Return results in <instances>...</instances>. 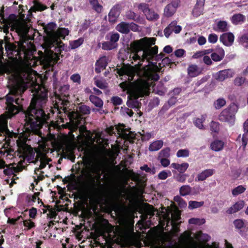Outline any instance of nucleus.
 <instances>
[{
    "label": "nucleus",
    "mask_w": 248,
    "mask_h": 248,
    "mask_svg": "<svg viewBox=\"0 0 248 248\" xmlns=\"http://www.w3.org/2000/svg\"><path fill=\"white\" fill-rule=\"evenodd\" d=\"M16 31L23 35L17 46L7 43L5 49L9 59L12 61V67L17 74L25 73L28 67L33 66L35 63L33 56L34 45L29 42L26 36L29 31V27L27 23H20L16 26Z\"/></svg>",
    "instance_id": "f257e3e1"
},
{
    "label": "nucleus",
    "mask_w": 248,
    "mask_h": 248,
    "mask_svg": "<svg viewBox=\"0 0 248 248\" xmlns=\"http://www.w3.org/2000/svg\"><path fill=\"white\" fill-rule=\"evenodd\" d=\"M33 97L29 107L25 112L26 123L29 126L30 131L37 133L44 124H47L48 130L50 133L51 127L55 128L57 124L52 122L48 124L47 120L49 114H46L44 108L48 100V91L43 85L36 84L31 89Z\"/></svg>",
    "instance_id": "f03ea898"
},
{
    "label": "nucleus",
    "mask_w": 248,
    "mask_h": 248,
    "mask_svg": "<svg viewBox=\"0 0 248 248\" xmlns=\"http://www.w3.org/2000/svg\"><path fill=\"white\" fill-rule=\"evenodd\" d=\"M26 90L25 86L16 85L10 89L9 93L6 95V109L8 118H3L2 115L0 116V129H1L0 130V136L2 135L6 127L7 120L19 112L21 107L20 106L21 100L19 96L21 95Z\"/></svg>",
    "instance_id": "7ed1b4c3"
},
{
    "label": "nucleus",
    "mask_w": 248,
    "mask_h": 248,
    "mask_svg": "<svg viewBox=\"0 0 248 248\" xmlns=\"http://www.w3.org/2000/svg\"><path fill=\"white\" fill-rule=\"evenodd\" d=\"M150 84L145 80L139 79L134 82L133 87V96L134 98L127 101V105L129 108H139L141 106L138 99L140 97L148 95L150 93Z\"/></svg>",
    "instance_id": "20e7f679"
},
{
    "label": "nucleus",
    "mask_w": 248,
    "mask_h": 248,
    "mask_svg": "<svg viewBox=\"0 0 248 248\" xmlns=\"http://www.w3.org/2000/svg\"><path fill=\"white\" fill-rule=\"evenodd\" d=\"M30 133L29 131H26L17 140L20 157L23 158V161L26 159L29 162L34 159L35 155L32 148L26 143Z\"/></svg>",
    "instance_id": "39448f33"
},
{
    "label": "nucleus",
    "mask_w": 248,
    "mask_h": 248,
    "mask_svg": "<svg viewBox=\"0 0 248 248\" xmlns=\"http://www.w3.org/2000/svg\"><path fill=\"white\" fill-rule=\"evenodd\" d=\"M155 40L154 38H147L144 37L139 40L134 41L131 44L130 49L133 53L132 59L137 61L140 58L139 52H141L143 49L155 44Z\"/></svg>",
    "instance_id": "423d86ee"
},
{
    "label": "nucleus",
    "mask_w": 248,
    "mask_h": 248,
    "mask_svg": "<svg viewBox=\"0 0 248 248\" xmlns=\"http://www.w3.org/2000/svg\"><path fill=\"white\" fill-rule=\"evenodd\" d=\"M238 109V106L235 103H232L220 113L218 119L220 122L233 124L235 122V114Z\"/></svg>",
    "instance_id": "0eeeda50"
},
{
    "label": "nucleus",
    "mask_w": 248,
    "mask_h": 248,
    "mask_svg": "<svg viewBox=\"0 0 248 248\" xmlns=\"http://www.w3.org/2000/svg\"><path fill=\"white\" fill-rule=\"evenodd\" d=\"M69 86L68 85H64L61 87L60 89L61 94L56 95V103L55 105L58 109H62L65 113H66L67 105L69 104L68 100V97L69 96L68 90Z\"/></svg>",
    "instance_id": "6e6552de"
},
{
    "label": "nucleus",
    "mask_w": 248,
    "mask_h": 248,
    "mask_svg": "<svg viewBox=\"0 0 248 248\" xmlns=\"http://www.w3.org/2000/svg\"><path fill=\"white\" fill-rule=\"evenodd\" d=\"M91 112V108L90 107L81 104L78 107V111H72L67 112L68 117L70 121L73 123L78 124L81 119L79 113L81 115H88Z\"/></svg>",
    "instance_id": "1a4fd4ad"
},
{
    "label": "nucleus",
    "mask_w": 248,
    "mask_h": 248,
    "mask_svg": "<svg viewBox=\"0 0 248 248\" xmlns=\"http://www.w3.org/2000/svg\"><path fill=\"white\" fill-rule=\"evenodd\" d=\"M138 9L144 13L148 20H156L159 18V15L149 8L148 4L141 3L138 5Z\"/></svg>",
    "instance_id": "9d476101"
},
{
    "label": "nucleus",
    "mask_w": 248,
    "mask_h": 248,
    "mask_svg": "<svg viewBox=\"0 0 248 248\" xmlns=\"http://www.w3.org/2000/svg\"><path fill=\"white\" fill-rule=\"evenodd\" d=\"M158 48V46H155L154 47L149 46L143 49L141 52H139L140 58L138 60H141L142 61H143L145 59L154 57L155 55L157 54Z\"/></svg>",
    "instance_id": "9b49d317"
},
{
    "label": "nucleus",
    "mask_w": 248,
    "mask_h": 248,
    "mask_svg": "<svg viewBox=\"0 0 248 248\" xmlns=\"http://www.w3.org/2000/svg\"><path fill=\"white\" fill-rule=\"evenodd\" d=\"M158 68L157 65H153L147 68L144 72V76L148 80L156 81L159 78V76L157 74Z\"/></svg>",
    "instance_id": "f8f14e48"
},
{
    "label": "nucleus",
    "mask_w": 248,
    "mask_h": 248,
    "mask_svg": "<svg viewBox=\"0 0 248 248\" xmlns=\"http://www.w3.org/2000/svg\"><path fill=\"white\" fill-rule=\"evenodd\" d=\"M177 22L175 20L172 21L169 25L165 28L164 33L166 38H169L172 32L175 33H179L182 31V27L177 25Z\"/></svg>",
    "instance_id": "ddd939ff"
},
{
    "label": "nucleus",
    "mask_w": 248,
    "mask_h": 248,
    "mask_svg": "<svg viewBox=\"0 0 248 248\" xmlns=\"http://www.w3.org/2000/svg\"><path fill=\"white\" fill-rule=\"evenodd\" d=\"M116 73L120 76H123L124 75L128 76V80H132L134 76V71L133 69L128 67L126 65H124L122 67L119 68H116Z\"/></svg>",
    "instance_id": "4468645a"
},
{
    "label": "nucleus",
    "mask_w": 248,
    "mask_h": 248,
    "mask_svg": "<svg viewBox=\"0 0 248 248\" xmlns=\"http://www.w3.org/2000/svg\"><path fill=\"white\" fill-rule=\"evenodd\" d=\"M234 39V35L232 32L224 33L220 35L219 38L220 42L227 46H231L232 45Z\"/></svg>",
    "instance_id": "2eb2a0df"
},
{
    "label": "nucleus",
    "mask_w": 248,
    "mask_h": 248,
    "mask_svg": "<svg viewBox=\"0 0 248 248\" xmlns=\"http://www.w3.org/2000/svg\"><path fill=\"white\" fill-rule=\"evenodd\" d=\"M215 173V170L206 169L201 172L198 174L195 181H203L206 180L207 178L212 176Z\"/></svg>",
    "instance_id": "dca6fc26"
},
{
    "label": "nucleus",
    "mask_w": 248,
    "mask_h": 248,
    "mask_svg": "<svg viewBox=\"0 0 248 248\" xmlns=\"http://www.w3.org/2000/svg\"><path fill=\"white\" fill-rule=\"evenodd\" d=\"M108 65V62L106 56L101 57L95 63V72L97 74L101 73L104 69H106Z\"/></svg>",
    "instance_id": "f3484780"
},
{
    "label": "nucleus",
    "mask_w": 248,
    "mask_h": 248,
    "mask_svg": "<svg viewBox=\"0 0 248 248\" xmlns=\"http://www.w3.org/2000/svg\"><path fill=\"white\" fill-rule=\"evenodd\" d=\"M204 2L205 0H197L196 4L192 11L194 16L198 17L203 14Z\"/></svg>",
    "instance_id": "a211bd4d"
},
{
    "label": "nucleus",
    "mask_w": 248,
    "mask_h": 248,
    "mask_svg": "<svg viewBox=\"0 0 248 248\" xmlns=\"http://www.w3.org/2000/svg\"><path fill=\"white\" fill-rule=\"evenodd\" d=\"M120 14V12L119 8L117 6H113L110 10L108 15V20L112 23H115Z\"/></svg>",
    "instance_id": "6ab92c4d"
},
{
    "label": "nucleus",
    "mask_w": 248,
    "mask_h": 248,
    "mask_svg": "<svg viewBox=\"0 0 248 248\" xmlns=\"http://www.w3.org/2000/svg\"><path fill=\"white\" fill-rule=\"evenodd\" d=\"M232 76L231 70L225 69L217 72L215 75V78L219 81H222L228 78L232 77Z\"/></svg>",
    "instance_id": "aec40b11"
},
{
    "label": "nucleus",
    "mask_w": 248,
    "mask_h": 248,
    "mask_svg": "<svg viewBox=\"0 0 248 248\" xmlns=\"http://www.w3.org/2000/svg\"><path fill=\"white\" fill-rule=\"evenodd\" d=\"M124 124H121V127L117 128V132L120 136H122L124 139L129 140L132 138L131 131L129 129L125 128Z\"/></svg>",
    "instance_id": "412c9836"
},
{
    "label": "nucleus",
    "mask_w": 248,
    "mask_h": 248,
    "mask_svg": "<svg viewBox=\"0 0 248 248\" xmlns=\"http://www.w3.org/2000/svg\"><path fill=\"white\" fill-rule=\"evenodd\" d=\"M244 204L245 202L244 201H239L233 204V206L229 208L227 210V213L229 214L236 213L244 207Z\"/></svg>",
    "instance_id": "4be33fe9"
},
{
    "label": "nucleus",
    "mask_w": 248,
    "mask_h": 248,
    "mask_svg": "<svg viewBox=\"0 0 248 248\" xmlns=\"http://www.w3.org/2000/svg\"><path fill=\"white\" fill-rule=\"evenodd\" d=\"M189 167L188 163H183L181 164L176 163H173L171 164L170 167L177 170L179 173H184Z\"/></svg>",
    "instance_id": "5701e85b"
},
{
    "label": "nucleus",
    "mask_w": 248,
    "mask_h": 248,
    "mask_svg": "<svg viewBox=\"0 0 248 248\" xmlns=\"http://www.w3.org/2000/svg\"><path fill=\"white\" fill-rule=\"evenodd\" d=\"M246 21V16L241 14H235L231 17V21L234 25H238Z\"/></svg>",
    "instance_id": "b1692460"
},
{
    "label": "nucleus",
    "mask_w": 248,
    "mask_h": 248,
    "mask_svg": "<svg viewBox=\"0 0 248 248\" xmlns=\"http://www.w3.org/2000/svg\"><path fill=\"white\" fill-rule=\"evenodd\" d=\"M187 74L190 77H196L201 74V71L197 65L191 64L188 67Z\"/></svg>",
    "instance_id": "393cba45"
},
{
    "label": "nucleus",
    "mask_w": 248,
    "mask_h": 248,
    "mask_svg": "<svg viewBox=\"0 0 248 248\" xmlns=\"http://www.w3.org/2000/svg\"><path fill=\"white\" fill-rule=\"evenodd\" d=\"M116 29L121 33L127 34L129 32V23L125 22H121L117 25Z\"/></svg>",
    "instance_id": "a878e982"
},
{
    "label": "nucleus",
    "mask_w": 248,
    "mask_h": 248,
    "mask_svg": "<svg viewBox=\"0 0 248 248\" xmlns=\"http://www.w3.org/2000/svg\"><path fill=\"white\" fill-rule=\"evenodd\" d=\"M224 147V142L221 140H215L211 144V149L216 152L221 151Z\"/></svg>",
    "instance_id": "bb28decb"
},
{
    "label": "nucleus",
    "mask_w": 248,
    "mask_h": 248,
    "mask_svg": "<svg viewBox=\"0 0 248 248\" xmlns=\"http://www.w3.org/2000/svg\"><path fill=\"white\" fill-rule=\"evenodd\" d=\"M89 100L96 107L101 108L103 106V100L96 95L93 94L90 95Z\"/></svg>",
    "instance_id": "cd10ccee"
},
{
    "label": "nucleus",
    "mask_w": 248,
    "mask_h": 248,
    "mask_svg": "<svg viewBox=\"0 0 248 248\" xmlns=\"http://www.w3.org/2000/svg\"><path fill=\"white\" fill-rule=\"evenodd\" d=\"M57 27L56 24L54 22L48 23L45 27V31L48 35H55V30Z\"/></svg>",
    "instance_id": "c85d7f7f"
},
{
    "label": "nucleus",
    "mask_w": 248,
    "mask_h": 248,
    "mask_svg": "<svg viewBox=\"0 0 248 248\" xmlns=\"http://www.w3.org/2000/svg\"><path fill=\"white\" fill-rule=\"evenodd\" d=\"M69 31L65 28H60L55 32V36L59 39H64L66 36L68 35Z\"/></svg>",
    "instance_id": "c756f323"
},
{
    "label": "nucleus",
    "mask_w": 248,
    "mask_h": 248,
    "mask_svg": "<svg viewBox=\"0 0 248 248\" xmlns=\"http://www.w3.org/2000/svg\"><path fill=\"white\" fill-rule=\"evenodd\" d=\"M92 8L98 14L102 12L103 6L99 3L98 0H89Z\"/></svg>",
    "instance_id": "7c9ffc66"
},
{
    "label": "nucleus",
    "mask_w": 248,
    "mask_h": 248,
    "mask_svg": "<svg viewBox=\"0 0 248 248\" xmlns=\"http://www.w3.org/2000/svg\"><path fill=\"white\" fill-rule=\"evenodd\" d=\"M163 145V142L162 140H158L153 142L149 147V150L150 151H156L161 148Z\"/></svg>",
    "instance_id": "2f4dec72"
},
{
    "label": "nucleus",
    "mask_w": 248,
    "mask_h": 248,
    "mask_svg": "<svg viewBox=\"0 0 248 248\" xmlns=\"http://www.w3.org/2000/svg\"><path fill=\"white\" fill-rule=\"evenodd\" d=\"M229 30V27L226 21H219L217 23L216 31L219 32H226Z\"/></svg>",
    "instance_id": "473e14b6"
},
{
    "label": "nucleus",
    "mask_w": 248,
    "mask_h": 248,
    "mask_svg": "<svg viewBox=\"0 0 248 248\" xmlns=\"http://www.w3.org/2000/svg\"><path fill=\"white\" fill-rule=\"evenodd\" d=\"M92 171L93 173L97 174L98 177L100 178L101 176L102 172L104 171L103 170V166L101 164L98 163L93 165L92 166Z\"/></svg>",
    "instance_id": "72a5a7b5"
},
{
    "label": "nucleus",
    "mask_w": 248,
    "mask_h": 248,
    "mask_svg": "<svg viewBox=\"0 0 248 248\" xmlns=\"http://www.w3.org/2000/svg\"><path fill=\"white\" fill-rule=\"evenodd\" d=\"M95 180L94 179H92L89 182L85 183L83 184V188L85 191L87 192L92 191L95 188Z\"/></svg>",
    "instance_id": "f704fd0d"
},
{
    "label": "nucleus",
    "mask_w": 248,
    "mask_h": 248,
    "mask_svg": "<svg viewBox=\"0 0 248 248\" xmlns=\"http://www.w3.org/2000/svg\"><path fill=\"white\" fill-rule=\"evenodd\" d=\"M206 80H207V78H206L204 77V78H202L200 80H198L197 81L194 82L193 84V85L194 86V88L193 89V92L195 93H197L198 92L202 91V88L198 89V88L202 84L205 83L206 81Z\"/></svg>",
    "instance_id": "c9c22d12"
},
{
    "label": "nucleus",
    "mask_w": 248,
    "mask_h": 248,
    "mask_svg": "<svg viewBox=\"0 0 248 248\" xmlns=\"http://www.w3.org/2000/svg\"><path fill=\"white\" fill-rule=\"evenodd\" d=\"M180 194L182 196L190 195L191 192V187L189 185H184L179 189Z\"/></svg>",
    "instance_id": "e433bc0d"
},
{
    "label": "nucleus",
    "mask_w": 248,
    "mask_h": 248,
    "mask_svg": "<svg viewBox=\"0 0 248 248\" xmlns=\"http://www.w3.org/2000/svg\"><path fill=\"white\" fill-rule=\"evenodd\" d=\"M84 42V39L82 37L79 38L78 39L70 41L69 43L71 48L76 49L80 46Z\"/></svg>",
    "instance_id": "4c0bfd02"
},
{
    "label": "nucleus",
    "mask_w": 248,
    "mask_h": 248,
    "mask_svg": "<svg viewBox=\"0 0 248 248\" xmlns=\"http://www.w3.org/2000/svg\"><path fill=\"white\" fill-rule=\"evenodd\" d=\"M176 11V10L171 7V5L168 4L164 8V14L166 17H171L174 14Z\"/></svg>",
    "instance_id": "58836bf2"
},
{
    "label": "nucleus",
    "mask_w": 248,
    "mask_h": 248,
    "mask_svg": "<svg viewBox=\"0 0 248 248\" xmlns=\"http://www.w3.org/2000/svg\"><path fill=\"white\" fill-rule=\"evenodd\" d=\"M110 37L109 38H107V39H109V41L113 44L115 46L117 47V42L119 41L120 38V34L117 32H112L110 33Z\"/></svg>",
    "instance_id": "ea45409f"
},
{
    "label": "nucleus",
    "mask_w": 248,
    "mask_h": 248,
    "mask_svg": "<svg viewBox=\"0 0 248 248\" xmlns=\"http://www.w3.org/2000/svg\"><path fill=\"white\" fill-rule=\"evenodd\" d=\"M246 188L242 185L238 186L232 190V193L234 196H236L244 192Z\"/></svg>",
    "instance_id": "a19ab883"
},
{
    "label": "nucleus",
    "mask_w": 248,
    "mask_h": 248,
    "mask_svg": "<svg viewBox=\"0 0 248 248\" xmlns=\"http://www.w3.org/2000/svg\"><path fill=\"white\" fill-rule=\"evenodd\" d=\"M125 16L128 19L133 20L137 22L140 20V16L131 11H128Z\"/></svg>",
    "instance_id": "79ce46f5"
},
{
    "label": "nucleus",
    "mask_w": 248,
    "mask_h": 248,
    "mask_svg": "<svg viewBox=\"0 0 248 248\" xmlns=\"http://www.w3.org/2000/svg\"><path fill=\"white\" fill-rule=\"evenodd\" d=\"M23 222V225L25 227V230H29L35 227V223L30 219L24 220Z\"/></svg>",
    "instance_id": "37998d69"
},
{
    "label": "nucleus",
    "mask_w": 248,
    "mask_h": 248,
    "mask_svg": "<svg viewBox=\"0 0 248 248\" xmlns=\"http://www.w3.org/2000/svg\"><path fill=\"white\" fill-rule=\"evenodd\" d=\"M116 48L109 41L104 42L102 44V48L105 50H110Z\"/></svg>",
    "instance_id": "c03bdc74"
},
{
    "label": "nucleus",
    "mask_w": 248,
    "mask_h": 248,
    "mask_svg": "<svg viewBox=\"0 0 248 248\" xmlns=\"http://www.w3.org/2000/svg\"><path fill=\"white\" fill-rule=\"evenodd\" d=\"M204 204L203 202H197L190 201L189 202L188 208L190 209L197 208L202 206Z\"/></svg>",
    "instance_id": "a18cd8bd"
},
{
    "label": "nucleus",
    "mask_w": 248,
    "mask_h": 248,
    "mask_svg": "<svg viewBox=\"0 0 248 248\" xmlns=\"http://www.w3.org/2000/svg\"><path fill=\"white\" fill-rule=\"evenodd\" d=\"M21 171L19 168L16 167H12L5 169L3 170V173L6 175H11L15 172H17Z\"/></svg>",
    "instance_id": "49530a36"
},
{
    "label": "nucleus",
    "mask_w": 248,
    "mask_h": 248,
    "mask_svg": "<svg viewBox=\"0 0 248 248\" xmlns=\"http://www.w3.org/2000/svg\"><path fill=\"white\" fill-rule=\"evenodd\" d=\"M205 117L203 115H202L201 118H196L195 121L194 122V124L195 125V126L198 127L199 129H203L204 127L203 125V122L205 121Z\"/></svg>",
    "instance_id": "de8ad7c7"
},
{
    "label": "nucleus",
    "mask_w": 248,
    "mask_h": 248,
    "mask_svg": "<svg viewBox=\"0 0 248 248\" xmlns=\"http://www.w3.org/2000/svg\"><path fill=\"white\" fill-rule=\"evenodd\" d=\"M170 149L169 147H166L161 150L159 153L158 157H169L170 156Z\"/></svg>",
    "instance_id": "09e8293b"
},
{
    "label": "nucleus",
    "mask_w": 248,
    "mask_h": 248,
    "mask_svg": "<svg viewBox=\"0 0 248 248\" xmlns=\"http://www.w3.org/2000/svg\"><path fill=\"white\" fill-rule=\"evenodd\" d=\"M33 3L37 7L38 11H43L47 9V7L46 5L42 4L38 0H33Z\"/></svg>",
    "instance_id": "8fccbe9b"
},
{
    "label": "nucleus",
    "mask_w": 248,
    "mask_h": 248,
    "mask_svg": "<svg viewBox=\"0 0 248 248\" xmlns=\"http://www.w3.org/2000/svg\"><path fill=\"white\" fill-rule=\"evenodd\" d=\"M189 155V151L188 149H180L177 153L176 155L178 157H186Z\"/></svg>",
    "instance_id": "3c124183"
},
{
    "label": "nucleus",
    "mask_w": 248,
    "mask_h": 248,
    "mask_svg": "<svg viewBox=\"0 0 248 248\" xmlns=\"http://www.w3.org/2000/svg\"><path fill=\"white\" fill-rule=\"evenodd\" d=\"M210 130L215 133H218L219 130V124L212 121L210 124Z\"/></svg>",
    "instance_id": "603ef678"
},
{
    "label": "nucleus",
    "mask_w": 248,
    "mask_h": 248,
    "mask_svg": "<svg viewBox=\"0 0 248 248\" xmlns=\"http://www.w3.org/2000/svg\"><path fill=\"white\" fill-rule=\"evenodd\" d=\"M226 101L223 98H219L214 103V105L216 109H219L226 104Z\"/></svg>",
    "instance_id": "864d4df0"
},
{
    "label": "nucleus",
    "mask_w": 248,
    "mask_h": 248,
    "mask_svg": "<svg viewBox=\"0 0 248 248\" xmlns=\"http://www.w3.org/2000/svg\"><path fill=\"white\" fill-rule=\"evenodd\" d=\"M94 84L101 89H105L108 88V83L101 80L97 79L94 81Z\"/></svg>",
    "instance_id": "5fc2aeb1"
},
{
    "label": "nucleus",
    "mask_w": 248,
    "mask_h": 248,
    "mask_svg": "<svg viewBox=\"0 0 248 248\" xmlns=\"http://www.w3.org/2000/svg\"><path fill=\"white\" fill-rule=\"evenodd\" d=\"M233 224L237 229H241L245 227V223L242 219H237L233 221Z\"/></svg>",
    "instance_id": "6e6d98bb"
},
{
    "label": "nucleus",
    "mask_w": 248,
    "mask_h": 248,
    "mask_svg": "<svg viewBox=\"0 0 248 248\" xmlns=\"http://www.w3.org/2000/svg\"><path fill=\"white\" fill-rule=\"evenodd\" d=\"M205 220L204 219H200L197 218H191L189 219L188 223L189 224H195V225H201L204 223Z\"/></svg>",
    "instance_id": "4d7b16f0"
},
{
    "label": "nucleus",
    "mask_w": 248,
    "mask_h": 248,
    "mask_svg": "<svg viewBox=\"0 0 248 248\" xmlns=\"http://www.w3.org/2000/svg\"><path fill=\"white\" fill-rule=\"evenodd\" d=\"M91 21L90 19H85L81 25L80 31H85L90 26Z\"/></svg>",
    "instance_id": "13d9d810"
},
{
    "label": "nucleus",
    "mask_w": 248,
    "mask_h": 248,
    "mask_svg": "<svg viewBox=\"0 0 248 248\" xmlns=\"http://www.w3.org/2000/svg\"><path fill=\"white\" fill-rule=\"evenodd\" d=\"M111 102L114 106L120 105L123 103L122 99L117 96H113L111 99Z\"/></svg>",
    "instance_id": "bf43d9fd"
},
{
    "label": "nucleus",
    "mask_w": 248,
    "mask_h": 248,
    "mask_svg": "<svg viewBox=\"0 0 248 248\" xmlns=\"http://www.w3.org/2000/svg\"><path fill=\"white\" fill-rule=\"evenodd\" d=\"M246 78L241 77L236 78L234 80V84L235 86H242L245 82Z\"/></svg>",
    "instance_id": "052dcab7"
},
{
    "label": "nucleus",
    "mask_w": 248,
    "mask_h": 248,
    "mask_svg": "<svg viewBox=\"0 0 248 248\" xmlns=\"http://www.w3.org/2000/svg\"><path fill=\"white\" fill-rule=\"evenodd\" d=\"M70 79L75 83H77L78 84H80L81 83V77L78 74H73L70 77Z\"/></svg>",
    "instance_id": "680f3d73"
},
{
    "label": "nucleus",
    "mask_w": 248,
    "mask_h": 248,
    "mask_svg": "<svg viewBox=\"0 0 248 248\" xmlns=\"http://www.w3.org/2000/svg\"><path fill=\"white\" fill-rule=\"evenodd\" d=\"M40 194L39 192H35L33 195H28L27 196V200L28 202H35L37 199V197Z\"/></svg>",
    "instance_id": "e2e57ef3"
},
{
    "label": "nucleus",
    "mask_w": 248,
    "mask_h": 248,
    "mask_svg": "<svg viewBox=\"0 0 248 248\" xmlns=\"http://www.w3.org/2000/svg\"><path fill=\"white\" fill-rule=\"evenodd\" d=\"M140 169L141 170H144L146 172H149L153 174H155V168L152 169L151 168H149L146 164L140 167Z\"/></svg>",
    "instance_id": "0e129e2a"
},
{
    "label": "nucleus",
    "mask_w": 248,
    "mask_h": 248,
    "mask_svg": "<svg viewBox=\"0 0 248 248\" xmlns=\"http://www.w3.org/2000/svg\"><path fill=\"white\" fill-rule=\"evenodd\" d=\"M186 175L183 173H179L175 177V179L177 182L184 183L186 181Z\"/></svg>",
    "instance_id": "69168bd1"
},
{
    "label": "nucleus",
    "mask_w": 248,
    "mask_h": 248,
    "mask_svg": "<svg viewBox=\"0 0 248 248\" xmlns=\"http://www.w3.org/2000/svg\"><path fill=\"white\" fill-rule=\"evenodd\" d=\"M211 59L215 62H219L222 60L224 57L217 54V52L212 53L211 55Z\"/></svg>",
    "instance_id": "338daca9"
},
{
    "label": "nucleus",
    "mask_w": 248,
    "mask_h": 248,
    "mask_svg": "<svg viewBox=\"0 0 248 248\" xmlns=\"http://www.w3.org/2000/svg\"><path fill=\"white\" fill-rule=\"evenodd\" d=\"M121 111L124 114H127L129 117H132L134 114L133 111L131 109L126 107H122Z\"/></svg>",
    "instance_id": "774afa93"
}]
</instances>
